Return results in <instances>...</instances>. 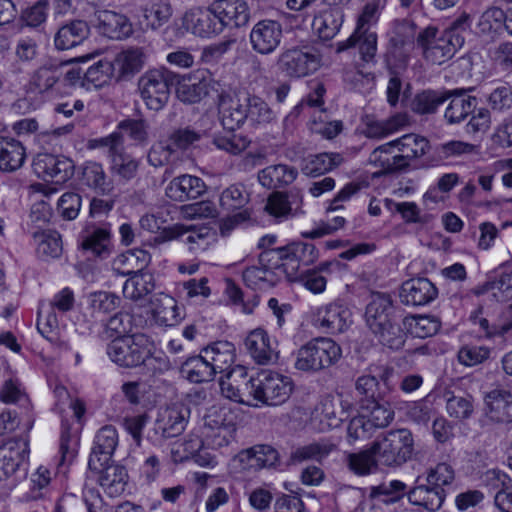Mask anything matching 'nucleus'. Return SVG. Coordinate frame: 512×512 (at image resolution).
<instances>
[{"label":"nucleus","mask_w":512,"mask_h":512,"mask_svg":"<svg viewBox=\"0 0 512 512\" xmlns=\"http://www.w3.org/2000/svg\"><path fill=\"white\" fill-rule=\"evenodd\" d=\"M315 252L314 245L303 242L264 250L259 255V266H251L243 271V280L248 287L260 290L275 286L282 276L294 280L300 262L311 263L315 259Z\"/></svg>","instance_id":"f257e3e1"},{"label":"nucleus","mask_w":512,"mask_h":512,"mask_svg":"<svg viewBox=\"0 0 512 512\" xmlns=\"http://www.w3.org/2000/svg\"><path fill=\"white\" fill-rule=\"evenodd\" d=\"M153 344L144 334H133L114 338L107 346L109 358L125 368L143 366L147 373L161 374L170 369L166 356L155 355Z\"/></svg>","instance_id":"f03ea898"},{"label":"nucleus","mask_w":512,"mask_h":512,"mask_svg":"<svg viewBox=\"0 0 512 512\" xmlns=\"http://www.w3.org/2000/svg\"><path fill=\"white\" fill-rule=\"evenodd\" d=\"M429 149L430 144L425 137L406 134L374 149L369 161L385 173H395L406 170L411 161L421 158Z\"/></svg>","instance_id":"7ed1b4c3"},{"label":"nucleus","mask_w":512,"mask_h":512,"mask_svg":"<svg viewBox=\"0 0 512 512\" xmlns=\"http://www.w3.org/2000/svg\"><path fill=\"white\" fill-rule=\"evenodd\" d=\"M386 3L387 0H368L358 17L353 34L347 40L337 43L336 52L357 46L364 62L373 61L377 51V34L370 30V26L377 22Z\"/></svg>","instance_id":"20e7f679"},{"label":"nucleus","mask_w":512,"mask_h":512,"mask_svg":"<svg viewBox=\"0 0 512 512\" xmlns=\"http://www.w3.org/2000/svg\"><path fill=\"white\" fill-rule=\"evenodd\" d=\"M464 42L463 35L439 31L434 26H428L418 32L416 48L425 61L433 65H442L455 55Z\"/></svg>","instance_id":"39448f33"},{"label":"nucleus","mask_w":512,"mask_h":512,"mask_svg":"<svg viewBox=\"0 0 512 512\" xmlns=\"http://www.w3.org/2000/svg\"><path fill=\"white\" fill-rule=\"evenodd\" d=\"M341 356V347L334 340L317 337L297 350L294 367L302 372L316 373L337 363Z\"/></svg>","instance_id":"423d86ee"},{"label":"nucleus","mask_w":512,"mask_h":512,"mask_svg":"<svg viewBox=\"0 0 512 512\" xmlns=\"http://www.w3.org/2000/svg\"><path fill=\"white\" fill-rule=\"evenodd\" d=\"M372 445L381 465L399 467L411 459L414 439L408 429H396L376 439Z\"/></svg>","instance_id":"0eeeda50"},{"label":"nucleus","mask_w":512,"mask_h":512,"mask_svg":"<svg viewBox=\"0 0 512 512\" xmlns=\"http://www.w3.org/2000/svg\"><path fill=\"white\" fill-rule=\"evenodd\" d=\"M179 77L166 68L147 70L138 79V91L148 109L159 111L168 103L170 87Z\"/></svg>","instance_id":"6e6552de"},{"label":"nucleus","mask_w":512,"mask_h":512,"mask_svg":"<svg viewBox=\"0 0 512 512\" xmlns=\"http://www.w3.org/2000/svg\"><path fill=\"white\" fill-rule=\"evenodd\" d=\"M190 408L183 403H175L158 410L153 425L156 441L181 435L190 418Z\"/></svg>","instance_id":"1a4fd4ad"},{"label":"nucleus","mask_w":512,"mask_h":512,"mask_svg":"<svg viewBox=\"0 0 512 512\" xmlns=\"http://www.w3.org/2000/svg\"><path fill=\"white\" fill-rule=\"evenodd\" d=\"M228 408L213 405L207 409L203 417V436L208 445L220 448L228 445L233 425Z\"/></svg>","instance_id":"9d476101"},{"label":"nucleus","mask_w":512,"mask_h":512,"mask_svg":"<svg viewBox=\"0 0 512 512\" xmlns=\"http://www.w3.org/2000/svg\"><path fill=\"white\" fill-rule=\"evenodd\" d=\"M73 305L74 294L69 288H64L58 292L50 303L41 304L37 319L38 331L46 339L53 341L59 327L56 310L65 313L71 310Z\"/></svg>","instance_id":"9b49d317"},{"label":"nucleus","mask_w":512,"mask_h":512,"mask_svg":"<svg viewBox=\"0 0 512 512\" xmlns=\"http://www.w3.org/2000/svg\"><path fill=\"white\" fill-rule=\"evenodd\" d=\"M258 406H277L286 402L293 390V381L282 374L264 371L257 376Z\"/></svg>","instance_id":"f8f14e48"},{"label":"nucleus","mask_w":512,"mask_h":512,"mask_svg":"<svg viewBox=\"0 0 512 512\" xmlns=\"http://www.w3.org/2000/svg\"><path fill=\"white\" fill-rule=\"evenodd\" d=\"M249 202V194L241 184H232L224 189L220 196V205L223 209L233 212L223 220L221 224V233L225 234L232 230L236 225L245 222L250 218V212L246 209Z\"/></svg>","instance_id":"ddd939ff"},{"label":"nucleus","mask_w":512,"mask_h":512,"mask_svg":"<svg viewBox=\"0 0 512 512\" xmlns=\"http://www.w3.org/2000/svg\"><path fill=\"white\" fill-rule=\"evenodd\" d=\"M175 83L178 84L176 89L178 99L186 104L199 103L211 92L219 93L220 87L208 71H198L182 81L177 78Z\"/></svg>","instance_id":"4468645a"},{"label":"nucleus","mask_w":512,"mask_h":512,"mask_svg":"<svg viewBox=\"0 0 512 512\" xmlns=\"http://www.w3.org/2000/svg\"><path fill=\"white\" fill-rule=\"evenodd\" d=\"M282 38V24L271 19L258 21L254 24L249 34L252 50L260 55H269L276 51Z\"/></svg>","instance_id":"2eb2a0df"},{"label":"nucleus","mask_w":512,"mask_h":512,"mask_svg":"<svg viewBox=\"0 0 512 512\" xmlns=\"http://www.w3.org/2000/svg\"><path fill=\"white\" fill-rule=\"evenodd\" d=\"M350 322V310L339 302L322 305L313 312V325L326 333H342L348 328Z\"/></svg>","instance_id":"dca6fc26"},{"label":"nucleus","mask_w":512,"mask_h":512,"mask_svg":"<svg viewBox=\"0 0 512 512\" xmlns=\"http://www.w3.org/2000/svg\"><path fill=\"white\" fill-rule=\"evenodd\" d=\"M161 237L163 241L181 240L188 245L190 251L196 252L205 250L211 245L209 240L214 237V232L207 226L174 224L165 228Z\"/></svg>","instance_id":"f3484780"},{"label":"nucleus","mask_w":512,"mask_h":512,"mask_svg":"<svg viewBox=\"0 0 512 512\" xmlns=\"http://www.w3.org/2000/svg\"><path fill=\"white\" fill-rule=\"evenodd\" d=\"M320 64L318 55L298 48L281 53L278 67L290 77H304L315 72Z\"/></svg>","instance_id":"a211bd4d"},{"label":"nucleus","mask_w":512,"mask_h":512,"mask_svg":"<svg viewBox=\"0 0 512 512\" xmlns=\"http://www.w3.org/2000/svg\"><path fill=\"white\" fill-rule=\"evenodd\" d=\"M33 168L40 177L60 184L71 178L74 164L72 160L64 156L40 153L33 161Z\"/></svg>","instance_id":"6ab92c4d"},{"label":"nucleus","mask_w":512,"mask_h":512,"mask_svg":"<svg viewBox=\"0 0 512 512\" xmlns=\"http://www.w3.org/2000/svg\"><path fill=\"white\" fill-rule=\"evenodd\" d=\"M211 11L216 16L221 29L241 28L246 26L251 17L248 4L244 0H215Z\"/></svg>","instance_id":"aec40b11"},{"label":"nucleus","mask_w":512,"mask_h":512,"mask_svg":"<svg viewBox=\"0 0 512 512\" xmlns=\"http://www.w3.org/2000/svg\"><path fill=\"white\" fill-rule=\"evenodd\" d=\"M235 461L244 471H258L261 469L276 468L280 464L279 452L266 444L254 445L238 453Z\"/></svg>","instance_id":"412c9836"},{"label":"nucleus","mask_w":512,"mask_h":512,"mask_svg":"<svg viewBox=\"0 0 512 512\" xmlns=\"http://www.w3.org/2000/svg\"><path fill=\"white\" fill-rule=\"evenodd\" d=\"M218 109L223 127L234 131L247 121L246 95L240 98L225 90L218 93Z\"/></svg>","instance_id":"4be33fe9"},{"label":"nucleus","mask_w":512,"mask_h":512,"mask_svg":"<svg viewBox=\"0 0 512 512\" xmlns=\"http://www.w3.org/2000/svg\"><path fill=\"white\" fill-rule=\"evenodd\" d=\"M244 345L249 355L259 365H268L278 359L277 342L264 329L252 330L246 336Z\"/></svg>","instance_id":"5701e85b"},{"label":"nucleus","mask_w":512,"mask_h":512,"mask_svg":"<svg viewBox=\"0 0 512 512\" xmlns=\"http://www.w3.org/2000/svg\"><path fill=\"white\" fill-rule=\"evenodd\" d=\"M484 416L493 423L512 422V393L505 389H493L483 398Z\"/></svg>","instance_id":"b1692460"},{"label":"nucleus","mask_w":512,"mask_h":512,"mask_svg":"<svg viewBox=\"0 0 512 512\" xmlns=\"http://www.w3.org/2000/svg\"><path fill=\"white\" fill-rule=\"evenodd\" d=\"M438 296V289L427 278H412L405 281L400 290V300L405 305L424 306L434 301Z\"/></svg>","instance_id":"393cba45"},{"label":"nucleus","mask_w":512,"mask_h":512,"mask_svg":"<svg viewBox=\"0 0 512 512\" xmlns=\"http://www.w3.org/2000/svg\"><path fill=\"white\" fill-rule=\"evenodd\" d=\"M96 28L99 33L112 40H123L131 36L133 26L129 18L111 10H100L95 13Z\"/></svg>","instance_id":"a878e982"},{"label":"nucleus","mask_w":512,"mask_h":512,"mask_svg":"<svg viewBox=\"0 0 512 512\" xmlns=\"http://www.w3.org/2000/svg\"><path fill=\"white\" fill-rule=\"evenodd\" d=\"M28 455V441L19 438L0 446V480L14 476Z\"/></svg>","instance_id":"bb28decb"},{"label":"nucleus","mask_w":512,"mask_h":512,"mask_svg":"<svg viewBox=\"0 0 512 512\" xmlns=\"http://www.w3.org/2000/svg\"><path fill=\"white\" fill-rule=\"evenodd\" d=\"M117 445L118 434L115 427L112 425L102 427L95 436L88 462L89 468L100 469L102 465L108 464Z\"/></svg>","instance_id":"cd10ccee"},{"label":"nucleus","mask_w":512,"mask_h":512,"mask_svg":"<svg viewBox=\"0 0 512 512\" xmlns=\"http://www.w3.org/2000/svg\"><path fill=\"white\" fill-rule=\"evenodd\" d=\"M206 191L204 181L193 175L184 174L172 179L165 189L166 196L177 202L196 199Z\"/></svg>","instance_id":"c85d7f7f"},{"label":"nucleus","mask_w":512,"mask_h":512,"mask_svg":"<svg viewBox=\"0 0 512 512\" xmlns=\"http://www.w3.org/2000/svg\"><path fill=\"white\" fill-rule=\"evenodd\" d=\"M184 24L188 30L200 37H209L222 32L216 16L211 11V5L206 9H196L185 13Z\"/></svg>","instance_id":"c756f323"},{"label":"nucleus","mask_w":512,"mask_h":512,"mask_svg":"<svg viewBox=\"0 0 512 512\" xmlns=\"http://www.w3.org/2000/svg\"><path fill=\"white\" fill-rule=\"evenodd\" d=\"M90 27L86 21L72 20L62 25L54 36V46L59 51L69 50L89 37Z\"/></svg>","instance_id":"7c9ffc66"},{"label":"nucleus","mask_w":512,"mask_h":512,"mask_svg":"<svg viewBox=\"0 0 512 512\" xmlns=\"http://www.w3.org/2000/svg\"><path fill=\"white\" fill-rule=\"evenodd\" d=\"M92 470L99 474L98 482L108 496L118 497L125 491L128 473L123 466L108 462L100 469Z\"/></svg>","instance_id":"2f4dec72"},{"label":"nucleus","mask_w":512,"mask_h":512,"mask_svg":"<svg viewBox=\"0 0 512 512\" xmlns=\"http://www.w3.org/2000/svg\"><path fill=\"white\" fill-rule=\"evenodd\" d=\"M26 160V149L20 140L0 136V171L12 173L19 170Z\"/></svg>","instance_id":"473e14b6"},{"label":"nucleus","mask_w":512,"mask_h":512,"mask_svg":"<svg viewBox=\"0 0 512 512\" xmlns=\"http://www.w3.org/2000/svg\"><path fill=\"white\" fill-rule=\"evenodd\" d=\"M458 94V90H423L413 97L410 103L412 112L425 116L435 114L438 108L452 96Z\"/></svg>","instance_id":"72a5a7b5"},{"label":"nucleus","mask_w":512,"mask_h":512,"mask_svg":"<svg viewBox=\"0 0 512 512\" xmlns=\"http://www.w3.org/2000/svg\"><path fill=\"white\" fill-rule=\"evenodd\" d=\"M421 477L416 480V485L408 492V500L411 504L422 506L428 511L440 509L445 499L444 489L431 484L420 483Z\"/></svg>","instance_id":"f704fd0d"},{"label":"nucleus","mask_w":512,"mask_h":512,"mask_svg":"<svg viewBox=\"0 0 512 512\" xmlns=\"http://www.w3.org/2000/svg\"><path fill=\"white\" fill-rule=\"evenodd\" d=\"M146 62V54L141 47H130L119 52L115 59V66L120 79H131L141 71Z\"/></svg>","instance_id":"c9c22d12"},{"label":"nucleus","mask_w":512,"mask_h":512,"mask_svg":"<svg viewBox=\"0 0 512 512\" xmlns=\"http://www.w3.org/2000/svg\"><path fill=\"white\" fill-rule=\"evenodd\" d=\"M81 183L100 195H108L113 190V182L107 176L103 165L87 161L81 168Z\"/></svg>","instance_id":"e433bc0d"},{"label":"nucleus","mask_w":512,"mask_h":512,"mask_svg":"<svg viewBox=\"0 0 512 512\" xmlns=\"http://www.w3.org/2000/svg\"><path fill=\"white\" fill-rule=\"evenodd\" d=\"M392 312V301L390 297L383 293H374L366 307V322L370 330L380 329L390 323V314Z\"/></svg>","instance_id":"4c0bfd02"},{"label":"nucleus","mask_w":512,"mask_h":512,"mask_svg":"<svg viewBox=\"0 0 512 512\" xmlns=\"http://www.w3.org/2000/svg\"><path fill=\"white\" fill-rule=\"evenodd\" d=\"M153 306V318L161 326L172 327L177 325L182 317L176 300L170 295L160 293L151 301Z\"/></svg>","instance_id":"58836bf2"},{"label":"nucleus","mask_w":512,"mask_h":512,"mask_svg":"<svg viewBox=\"0 0 512 512\" xmlns=\"http://www.w3.org/2000/svg\"><path fill=\"white\" fill-rule=\"evenodd\" d=\"M215 375L225 373L235 361V346L228 341H217L203 349Z\"/></svg>","instance_id":"ea45409f"},{"label":"nucleus","mask_w":512,"mask_h":512,"mask_svg":"<svg viewBox=\"0 0 512 512\" xmlns=\"http://www.w3.org/2000/svg\"><path fill=\"white\" fill-rule=\"evenodd\" d=\"M297 170L285 164L270 165L258 173V180L263 187L277 189L293 183Z\"/></svg>","instance_id":"a19ab883"},{"label":"nucleus","mask_w":512,"mask_h":512,"mask_svg":"<svg viewBox=\"0 0 512 512\" xmlns=\"http://www.w3.org/2000/svg\"><path fill=\"white\" fill-rule=\"evenodd\" d=\"M181 373L193 383L208 382L215 377L204 350L200 355L188 358L181 366Z\"/></svg>","instance_id":"79ce46f5"},{"label":"nucleus","mask_w":512,"mask_h":512,"mask_svg":"<svg viewBox=\"0 0 512 512\" xmlns=\"http://www.w3.org/2000/svg\"><path fill=\"white\" fill-rule=\"evenodd\" d=\"M111 231L108 227H98L89 232L81 242V248L87 254L106 258L110 254Z\"/></svg>","instance_id":"37998d69"},{"label":"nucleus","mask_w":512,"mask_h":512,"mask_svg":"<svg viewBox=\"0 0 512 512\" xmlns=\"http://www.w3.org/2000/svg\"><path fill=\"white\" fill-rule=\"evenodd\" d=\"M343 24V14L337 9H327L313 20V28L319 38L328 41L334 38Z\"/></svg>","instance_id":"c03bdc74"},{"label":"nucleus","mask_w":512,"mask_h":512,"mask_svg":"<svg viewBox=\"0 0 512 512\" xmlns=\"http://www.w3.org/2000/svg\"><path fill=\"white\" fill-rule=\"evenodd\" d=\"M342 162L343 157L339 153H319L304 159L302 172L307 176L316 177L338 167Z\"/></svg>","instance_id":"a18cd8bd"},{"label":"nucleus","mask_w":512,"mask_h":512,"mask_svg":"<svg viewBox=\"0 0 512 512\" xmlns=\"http://www.w3.org/2000/svg\"><path fill=\"white\" fill-rule=\"evenodd\" d=\"M38 256L44 260L58 258L62 253L61 237L56 231L31 230Z\"/></svg>","instance_id":"49530a36"},{"label":"nucleus","mask_w":512,"mask_h":512,"mask_svg":"<svg viewBox=\"0 0 512 512\" xmlns=\"http://www.w3.org/2000/svg\"><path fill=\"white\" fill-rule=\"evenodd\" d=\"M155 289V278L151 273L139 272L129 277L123 285V295L132 301H139Z\"/></svg>","instance_id":"de8ad7c7"},{"label":"nucleus","mask_w":512,"mask_h":512,"mask_svg":"<svg viewBox=\"0 0 512 512\" xmlns=\"http://www.w3.org/2000/svg\"><path fill=\"white\" fill-rule=\"evenodd\" d=\"M62 72L56 65H42L32 74L29 89L36 93L50 91L61 78Z\"/></svg>","instance_id":"09e8293b"},{"label":"nucleus","mask_w":512,"mask_h":512,"mask_svg":"<svg viewBox=\"0 0 512 512\" xmlns=\"http://www.w3.org/2000/svg\"><path fill=\"white\" fill-rule=\"evenodd\" d=\"M378 464L380 463L376 452L373 451V445L358 453H349L347 455L348 468L358 476H366L375 472Z\"/></svg>","instance_id":"8fccbe9b"},{"label":"nucleus","mask_w":512,"mask_h":512,"mask_svg":"<svg viewBox=\"0 0 512 512\" xmlns=\"http://www.w3.org/2000/svg\"><path fill=\"white\" fill-rule=\"evenodd\" d=\"M335 449L336 445L334 443L329 440H320L297 448L291 454V460L298 463L308 460L321 462Z\"/></svg>","instance_id":"3c124183"},{"label":"nucleus","mask_w":512,"mask_h":512,"mask_svg":"<svg viewBox=\"0 0 512 512\" xmlns=\"http://www.w3.org/2000/svg\"><path fill=\"white\" fill-rule=\"evenodd\" d=\"M355 390L359 397L360 408L370 406L376 400H384L385 392L379 388V381L371 375H363L356 380Z\"/></svg>","instance_id":"603ef678"},{"label":"nucleus","mask_w":512,"mask_h":512,"mask_svg":"<svg viewBox=\"0 0 512 512\" xmlns=\"http://www.w3.org/2000/svg\"><path fill=\"white\" fill-rule=\"evenodd\" d=\"M403 325L412 336L427 338L438 332L441 323L432 316H408L404 318Z\"/></svg>","instance_id":"864d4df0"},{"label":"nucleus","mask_w":512,"mask_h":512,"mask_svg":"<svg viewBox=\"0 0 512 512\" xmlns=\"http://www.w3.org/2000/svg\"><path fill=\"white\" fill-rule=\"evenodd\" d=\"M246 102L247 122L251 126L265 125L275 119V113L260 97L246 95Z\"/></svg>","instance_id":"5fc2aeb1"},{"label":"nucleus","mask_w":512,"mask_h":512,"mask_svg":"<svg viewBox=\"0 0 512 512\" xmlns=\"http://www.w3.org/2000/svg\"><path fill=\"white\" fill-rule=\"evenodd\" d=\"M110 159L112 173L120 178L129 181L133 179L139 168V161L125 152L124 146L117 151Z\"/></svg>","instance_id":"6e6d98bb"},{"label":"nucleus","mask_w":512,"mask_h":512,"mask_svg":"<svg viewBox=\"0 0 512 512\" xmlns=\"http://www.w3.org/2000/svg\"><path fill=\"white\" fill-rule=\"evenodd\" d=\"M112 71L113 64L110 61L100 60L83 73L82 85L87 89H90L91 86L101 88L110 81Z\"/></svg>","instance_id":"4d7b16f0"},{"label":"nucleus","mask_w":512,"mask_h":512,"mask_svg":"<svg viewBox=\"0 0 512 512\" xmlns=\"http://www.w3.org/2000/svg\"><path fill=\"white\" fill-rule=\"evenodd\" d=\"M476 107V98L472 96H456L451 99L445 110L444 117L450 124L463 121Z\"/></svg>","instance_id":"13d9d810"},{"label":"nucleus","mask_w":512,"mask_h":512,"mask_svg":"<svg viewBox=\"0 0 512 512\" xmlns=\"http://www.w3.org/2000/svg\"><path fill=\"white\" fill-rule=\"evenodd\" d=\"M381 400L369 403L370 406L360 408L368 421L373 424L375 429L387 427L394 419V411L388 403L382 404Z\"/></svg>","instance_id":"bf43d9fd"},{"label":"nucleus","mask_w":512,"mask_h":512,"mask_svg":"<svg viewBox=\"0 0 512 512\" xmlns=\"http://www.w3.org/2000/svg\"><path fill=\"white\" fill-rule=\"evenodd\" d=\"M406 490V484L400 480H392L389 482H383L378 486H372L370 488L369 497L371 499L385 497L382 502L386 504L395 503L399 501Z\"/></svg>","instance_id":"052dcab7"},{"label":"nucleus","mask_w":512,"mask_h":512,"mask_svg":"<svg viewBox=\"0 0 512 512\" xmlns=\"http://www.w3.org/2000/svg\"><path fill=\"white\" fill-rule=\"evenodd\" d=\"M117 132L127 135L136 144L144 145L149 138V125L144 119H125L118 123Z\"/></svg>","instance_id":"680f3d73"},{"label":"nucleus","mask_w":512,"mask_h":512,"mask_svg":"<svg viewBox=\"0 0 512 512\" xmlns=\"http://www.w3.org/2000/svg\"><path fill=\"white\" fill-rule=\"evenodd\" d=\"M132 330V316L128 313L119 312L112 316L105 324L101 338L104 340L110 338H119L127 336Z\"/></svg>","instance_id":"e2e57ef3"},{"label":"nucleus","mask_w":512,"mask_h":512,"mask_svg":"<svg viewBox=\"0 0 512 512\" xmlns=\"http://www.w3.org/2000/svg\"><path fill=\"white\" fill-rule=\"evenodd\" d=\"M446 410L450 417L468 419L474 411L473 399L471 396L451 395L447 397Z\"/></svg>","instance_id":"0e129e2a"},{"label":"nucleus","mask_w":512,"mask_h":512,"mask_svg":"<svg viewBox=\"0 0 512 512\" xmlns=\"http://www.w3.org/2000/svg\"><path fill=\"white\" fill-rule=\"evenodd\" d=\"M376 429L373 427L363 413L352 418L347 427V439L350 444L358 440H365L372 436Z\"/></svg>","instance_id":"69168bd1"},{"label":"nucleus","mask_w":512,"mask_h":512,"mask_svg":"<svg viewBox=\"0 0 512 512\" xmlns=\"http://www.w3.org/2000/svg\"><path fill=\"white\" fill-rule=\"evenodd\" d=\"M172 16V7L167 1H159L151 5L145 12V18L151 29L156 30L167 23Z\"/></svg>","instance_id":"338daca9"},{"label":"nucleus","mask_w":512,"mask_h":512,"mask_svg":"<svg viewBox=\"0 0 512 512\" xmlns=\"http://www.w3.org/2000/svg\"><path fill=\"white\" fill-rule=\"evenodd\" d=\"M505 19L506 12L501 8L491 7L482 13L477 25L482 33L487 34L504 27Z\"/></svg>","instance_id":"774afa93"}]
</instances>
